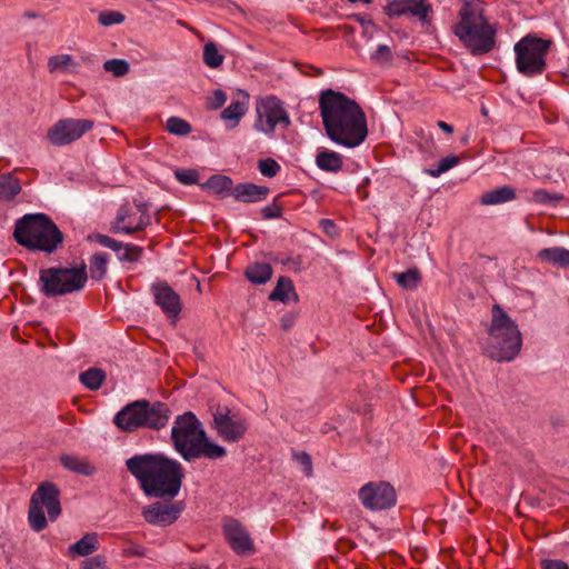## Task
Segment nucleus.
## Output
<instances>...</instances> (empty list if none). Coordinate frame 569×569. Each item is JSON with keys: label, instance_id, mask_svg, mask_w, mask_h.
<instances>
[{"label": "nucleus", "instance_id": "obj_1", "mask_svg": "<svg viewBox=\"0 0 569 569\" xmlns=\"http://www.w3.org/2000/svg\"><path fill=\"white\" fill-rule=\"evenodd\" d=\"M319 109L331 141L346 148H356L366 140L367 119L356 101L341 92L328 89L319 97Z\"/></svg>", "mask_w": 569, "mask_h": 569}, {"label": "nucleus", "instance_id": "obj_2", "mask_svg": "<svg viewBox=\"0 0 569 569\" xmlns=\"http://www.w3.org/2000/svg\"><path fill=\"white\" fill-rule=\"evenodd\" d=\"M126 467L148 497L173 499L180 492L184 473L176 459L163 453L134 455Z\"/></svg>", "mask_w": 569, "mask_h": 569}, {"label": "nucleus", "instance_id": "obj_3", "mask_svg": "<svg viewBox=\"0 0 569 569\" xmlns=\"http://www.w3.org/2000/svg\"><path fill=\"white\" fill-rule=\"evenodd\" d=\"M170 437L174 450L188 462L200 458L217 460L227 455L224 447L207 437L202 423L191 411L174 419Z\"/></svg>", "mask_w": 569, "mask_h": 569}, {"label": "nucleus", "instance_id": "obj_4", "mask_svg": "<svg viewBox=\"0 0 569 569\" xmlns=\"http://www.w3.org/2000/svg\"><path fill=\"white\" fill-rule=\"evenodd\" d=\"M452 30L472 54L487 53L495 47L496 29L485 18L483 4L479 0L462 4Z\"/></svg>", "mask_w": 569, "mask_h": 569}, {"label": "nucleus", "instance_id": "obj_5", "mask_svg": "<svg viewBox=\"0 0 569 569\" xmlns=\"http://www.w3.org/2000/svg\"><path fill=\"white\" fill-rule=\"evenodd\" d=\"M522 336L518 325L499 305L491 309V322L483 351L490 358L502 362L512 361L520 352Z\"/></svg>", "mask_w": 569, "mask_h": 569}, {"label": "nucleus", "instance_id": "obj_6", "mask_svg": "<svg viewBox=\"0 0 569 569\" xmlns=\"http://www.w3.org/2000/svg\"><path fill=\"white\" fill-rule=\"evenodd\" d=\"M16 241L31 250L53 252L62 242L58 227L43 213L24 214L16 223Z\"/></svg>", "mask_w": 569, "mask_h": 569}, {"label": "nucleus", "instance_id": "obj_7", "mask_svg": "<svg viewBox=\"0 0 569 569\" xmlns=\"http://www.w3.org/2000/svg\"><path fill=\"white\" fill-rule=\"evenodd\" d=\"M170 417V409L162 402L136 400L116 413L113 423L126 432H132L140 428L159 430L168 425Z\"/></svg>", "mask_w": 569, "mask_h": 569}, {"label": "nucleus", "instance_id": "obj_8", "mask_svg": "<svg viewBox=\"0 0 569 569\" xmlns=\"http://www.w3.org/2000/svg\"><path fill=\"white\" fill-rule=\"evenodd\" d=\"M88 279L86 267H50L39 272L38 287L46 297L64 296L81 290Z\"/></svg>", "mask_w": 569, "mask_h": 569}, {"label": "nucleus", "instance_id": "obj_9", "mask_svg": "<svg viewBox=\"0 0 569 569\" xmlns=\"http://www.w3.org/2000/svg\"><path fill=\"white\" fill-rule=\"evenodd\" d=\"M551 46L550 40L527 34L513 46L516 68L525 77L540 76L547 68V54Z\"/></svg>", "mask_w": 569, "mask_h": 569}, {"label": "nucleus", "instance_id": "obj_10", "mask_svg": "<svg viewBox=\"0 0 569 569\" xmlns=\"http://www.w3.org/2000/svg\"><path fill=\"white\" fill-rule=\"evenodd\" d=\"M43 508L47 509L51 521L61 513L60 490L53 482H42L32 493L28 518L34 531H41L47 526Z\"/></svg>", "mask_w": 569, "mask_h": 569}, {"label": "nucleus", "instance_id": "obj_11", "mask_svg": "<svg viewBox=\"0 0 569 569\" xmlns=\"http://www.w3.org/2000/svg\"><path fill=\"white\" fill-rule=\"evenodd\" d=\"M257 120L254 129L264 134H272L277 128L287 129L291 121L283 103L273 96L260 99L256 106Z\"/></svg>", "mask_w": 569, "mask_h": 569}, {"label": "nucleus", "instance_id": "obj_12", "mask_svg": "<svg viewBox=\"0 0 569 569\" xmlns=\"http://www.w3.org/2000/svg\"><path fill=\"white\" fill-rule=\"evenodd\" d=\"M361 505L370 511L392 508L397 502L395 488L387 481H369L358 491Z\"/></svg>", "mask_w": 569, "mask_h": 569}, {"label": "nucleus", "instance_id": "obj_13", "mask_svg": "<svg viewBox=\"0 0 569 569\" xmlns=\"http://www.w3.org/2000/svg\"><path fill=\"white\" fill-rule=\"evenodd\" d=\"M92 128V120L66 118L49 128L47 139L54 147H63L80 139Z\"/></svg>", "mask_w": 569, "mask_h": 569}, {"label": "nucleus", "instance_id": "obj_14", "mask_svg": "<svg viewBox=\"0 0 569 569\" xmlns=\"http://www.w3.org/2000/svg\"><path fill=\"white\" fill-rule=\"evenodd\" d=\"M213 428L217 433L227 442H237L246 433L248 422L244 418L231 415L227 407L220 408L212 413Z\"/></svg>", "mask_w": 569, "mask_h": 569}, {"label": "nucleus", "instance_id": "obj_15", "mask_svg": "<svg viewBox=\"0 0 569 569\" xmlns=\"http://www.w3.org/2000/svg\"><path fill=\"white\" fill-rule=\"evenodd\" d=\"M149 223L150 217L140 206L137 210H133L128 206H122L118 210V213L111 223V228L116 233L130 234L144 229Z\"/></svg>", "mask_w": 569, "mask_h": 569}, {"label": "nucleus", "instance_id": "obj_16", "mask_svg": "<svg viewBox=\"0 0 569 569\" xmlns=\"http://www.w3.org/2000/svg\"><path fill=\"white\" fill-rule=\"evenodd\" d=\"M183 511V503L181 501L173 503L153 502L142 508L143 519L158 527H166L173 523L181 512Z\"/></svg>", "mask_w": 569, "mask_h": 569}, {"label": "nucleus", "instance_id": "obj_17", "mask_svg": "<svg viewBox=\"0 0 569 569\" xmlns=\"http://www.w3.org/2000/svg\"><path fill=\"white\" fill-rule=\"evenodd\" d=\"M151 292L156 305L167 318L176 320L182 309L180 296L164 281L154 282Z\"/></svg>", "mask_w": 569, "mask_h": 569}, {"label": "nucleus", "instance_id": "obj_18", "mask_svg": "<svg viewBox=\"0 0 569 569\" xmlns=\"http://www.w3.org/2000/svg\"><path fill=\"white\" fill-rule=\"evenodd\" d=\"M223 533L231 549L237 555H246L254 550L253 541L244 527L234 519H226Z\"/></svg>", "mask_w": 569, "mask_h": 569}, {"label": "nucleus", "instance_id": "obj_19", "mask_svg": "<svg viewBox=\"0 0 569 569\" xmlns=\"http://www.w3.org/2000/svg\"><path fill=\"white\" fill-rule=\"evenodd\" d=\"M270 193V189L264 186H258L251 182L238 183L232 189V197L246 203H254L263 201L268 194Z\"/></svg>", "mask_w": 569, "mask_h": 569}, {"label": "nucleus", "instance_id": "obj_20", "mask_svg": "<svg viewBox=\"0 0 569 569\" xmlns=\"http://www.w3.org/2000/svg\"><path fill=\"white\" fill-rule=\"evenodd\" d=\"M241 99L232 101L222 112L221 118L228 122V128H234L248 110L249 96L244 91H239Z\"/></svg>", "mask_w": 569, "mask_h": 569}, {"label": "nucleus", "instance_id": "obj_21", "mask_svg": "<svg viewBox=\"0 0 569 569\" xmlns=\"http://www.w3.org/2000/svg\"><path fill=\"white\" fill-rule=\"evenodd\" d=\"M60 463L67 470L81 475L92 476L96 472V467L91 465L86 458L76 455H62L60 457Z\"/></svg>", "mask_w": 569, "mask_h": 569}, {"label": "nucleus", "instance_id": "obj_22", "mask_svg": "<svg viewBox=\"0 0 569 569\" xmlns=\"http://www.w3.org/2000/svg\"><path fill=\"white\" fill-rule=\"evenodd\" d=\"M516 199L515 189L510 186H503L485 192L480 198V203L485 206L501 204Z\"/></svg>", "mask_w": 569, "mask_h": 569}, {"label": "nucleus", "instance_id": "obj_23", "mask_svg": "<svg viewBox=\"0 0 569 569\" xmlns=\"http://www.w3.org/2000/svg\"><path fill=\"white\" fill-rule=\"evenodd\" d=\"M98 548V535L96 532H89L69 547V555L71 557H86L93 553Z\"/></svg>", "mask_w": 569, "mask_h": 569}, {"label": "nucleus", "instance_id": "obj_24", "mask_svg": "<svg viewBox=\"0 0 569 569\" xmlns=\"http://www.w3.org/2000/svg\"><path fill=\"white\" fill-rule=\"evenodd\" d=\"M317 166L328 172H337L342 167L341 156L331 150H321L316 157Z\"/></svg>", "mask_w": 569, "mask_h": 569}, {"label": "nucleus", "instance_id": "obj_25", "mask_svg": "<svg viewBox=\"0 0 569 569\" xmlns=\"http://www.w3.org/2000/svg\"><path fill=\"white\" fill-rule=\"evenodd\" d=\"M203 187L222 197L232 196V189L234 188L232 179L223 174L211 176Z\"/></svg>", "mask_w": 569, "mask_h": 569}, {"label": "nucleus", "instance_id": "obj_26", "mask_svg": "<svg viewBox=\"0 0 569 569\" xmlns=\"http://www.w3.org/2000/svg\"><path fill=\"white\" fill-rule=\"evenodd\" d=\"M244 276L254 284H263L271 278L272 268L268 263L257 262L246 269Z\"/></svg>", "mask_w": 569, "mask_h": 569}, {"label": "nucleus", "instance_id": "obj_27", "mask_svg": "<svg viewBox=\"0 0 569 569\" xmlns=\"http://www.w3.org/2000/svg\"><path fill=\"white\" fill-rule=\"evenodd\" d=\"M109 254L106 252H97L89 260L90 277L100 281L107 273V264Z\"/></svg>", "mask_w": 569, "mask_h": 569}, {"label": "nucleus", "instance_id": "obj_28", "mask_svg": "<svg viewBox=\"0 0 569 569\" xmlns=\"http://www.w3.org/2000/svg\"><path fill=\"white\" fill-rule=\"evenodd\" d=\"M106 379L104 372L99 368H90L80 373V382L90 390H97Z\"/></svg>", "mask_w": 569, "mask_h": 569}, {"label": "nucleus", "instance_id": "obj_29", "mask_svg": "<svg viewBox=\"0 0 569 569\" xmlns=\"http://www.w3.org/2000/svg\"><path fill=\"white\" fill-rule=\"evenodd\" d=\"M21 191L20 182L17 178L7 174L0 178V198L4 200L13 199Z\"/></svg>", "mask_w": 569, "mask_h": 569}, {"label": "nucleus", "instance_id": "obj_30", "mask_svg": "<svg viewBox=\"0 0 569 569\" xmlns=\"http://www.w3.org/2000/svg\"><path fill=\"white\" fill-rule=\"evenodd\" d=\"M293 283L288 277H280L278 279L277 286L269 295V299L272 301H282L286 302L289 298V293L293 292Z\"/></svg>", "mask_w": 569, "mask_h": 569}, {"label": "nucleus", "instance_id": "obj_31", "mask_svg": "<svg viewBox=\"0 0 569 569\" xmlns=\"http://www.w3.org/2000/svg\"><path fill=\"white\" fill-rule=\"evenodd\" d=\"M393 278L401 288L407 290L417 288L420 282V273L417 269H409L406 272L395 273Z\"/></svg>", "mask_w": 569, "mask_h": 569}, {"label": "nucleus", "instance_id": "obj_32", "mask_svg": "<svg viewBox=\"0 0 569 569\" xmlns=\"http://www.w3.org/2000/svg\"><path fill=\"white\" fill-rule=\"evenodd\" d=\"M430 6L426 0H407V13L417 17L422 23L429 22Z\"/></svg>", "mask_w": 569, "mask_h": 569}, {"label": "nucleus", "instance_id": "obj_33", "mask_svg": "<svg viewBox=\"0 0 569 569\" xmlns=\"http://www.w3.org/2000/svg\"><path fill=\"white\" fill-rule=\"evenodd\" d=\"M142 253V249L132 243H120V247L116 250L118 259L122 262L137 261Z\"/></svg>", "mask_w": 569, "mask_h": 569}, {"label": "nucleus", "instance_id": "obj_34", "mask_svg": "<svg viewBox=\"0 0 569 569\" xmlns=\"http://www.w3.org/2000/svg\"><path fill=\"white\" fill-rule=\"evenodd\" d=\"M563 248L565 247L545 248L538 252L537 257L543 262L561 268Z\"/></svg>", "mask_w": 569, "mask_h": 569}, {"label": "nucleus", "instance_id": "obj_35", "mask_svg": "<svg viewBox=\"0 0 569 569\" xmlns=\"http://www.w3.org/2000/svg\"><path fill=\"white\" fill-rule=\"evenodd\" d=\"M203 61L210 68H218L223 62V56L213 42H208L203 48Z\"/></svg>", "mask_w": 569, "mask_h": 569}, {"label": "nucleus", "instance_id": "obj_36", "mask_svg": "<svg viewBox=\"0 0 569 569\" xmlns=\"http://www.w3.org/2000/svg\"><path fill=\"white\" fill-rule=\"evenodd\" d=\"M563 199V196L558 192H549L546 189H538L533 191L531 200L538 204H556Z\"/></svg>", "mask_w": 569, "mask_h": 569}, {"label": "nucleus", "instance_id": "obj_37", "mask_svg": "<svg viewBox=\"0 0 569 569\" xmlns=\"http://www.w3.org/2000/svg\"><path fill=\"white\" fill-rule=\"evenodd\" d=\"M458 163H459V158L458 157H456V156H448V157L442 158L439 161V163H438V166L436 168L426 169L425 172L427 174H429L430 177L438 178L439 176H441L442 173L447 172L448 170H450L451 168H453Z\"/></svg>", "mask_w": 569, "mask_h": 569}, {"label": "nucleus", "instance_id": "obj_38", "mask_svg": "<svg viewBox=\"0 0 569 569\" xmlns=\"http://www.w3.org/2000/svg\"><path fill=\"white\" fill-rule=\"evenodd\" d=\"M167 130L177 136H187L191 131V126L183 119L171 117L167 120Z\"/></svg>", "mask_w": 569, "mask_h": 569}, {"label": "nucleus", "instance_id": "obj_39", "mask_svg": "<svg viewBox=\"0 0 569 569\" xmlns=\"http://www.w3.org/2000/svg\"><path fill=\"white\" fill-rule=\"evenodd\" d=\"M370 60L380 66L390 64L392 61V52L387 44H379L377 49L370 54Z\"/></svg>", "mask_w": 569, "mask_h": 569}, {"label": "nucleus", "instance_id": "obj_40", "mask_svg": "<svg viewBox=\"0 0 569 569\" xmlns=\"http://www.w3.org/2000/svg\"><path fill=\"white\" fill-rule=\"evenodd\" d=\"M103 69L114 77H122L129 71V63L122 59H110L103 63Z\"/></svg>", "mask_w": 569, "mask_h": 569}, {"label": "nucleus", "instance_id": "obj_41", "mask_svg": "<svg viewBox=\"0 0 569 569\" xmlns=\"http://www.w3.org/2000/svg\"><path fill=\"white\" fill-rule=\"evenodd\" d=\"M71 64H73V60L70 54L52 56L48 60V68L50 72L64 70L67 67Z\"/></svg>", "mask_w": 569, "mask_h": 569}, {"label": "nucleus", "instance_id": "obj_42", "mask_svg": "<svg viewBox=\"0 0 569 569\" xmlns=\"http://www.w3.org/2000/svg\"><path fill=\"white\" fill-rule=\"evenodd\" d=\"M124 16L119 11H102L99 13L98 21L104 27H110L123 22Z\"/></svg>", "mask_w": 569, "mask_h": 569}, {"label": "nucleus", "instance_id": "obj_43", "mask_svg": "<svg viewBox=\"0 0 569 569\" xmlns=\"http://www.w3.org/2000/svg\"><path fill=\"white\" fill-rule=\"evenodd\" d=\"M292 457H293L295 461L297 462V465L301 468L302 472L307 477H311L312 476L311 457L305 451L293 452Z\"/></svg>", "mask_w": 569, "mask_h": 569}, {"label": "nucleus", "instance_id": "obj_44", "mask_svg": "<svg viewBox=\"0 0 569 569\" xmlns=\"http://www.w3.org/2000/svg\"><path fill=\"white\" fill-rule=\"evenodd\" d=\"M258 169L262 176L272 178L279 172L280 166L276 160L268 158L259 161Z\"/></svg>", "mask_w": 569, "mask_h": 569}, {"label": "nucleus", "instance_id": "obj_45", "mask_svg": "<svg viewBox=\"0 0 569 569\" xmlns=\"http://www.w3.org/2000/svg\"><path fill=\"white\" fill-rule=\"evenodd\" d=\"M198 172L193 169H178L174 172L176 179L186 186H191L198 181Z\"/></svg>", "mask_w": 569, "mask_h": 569}, {"label": "nucleus", "instance_id": "obj_46", "mask_svg": "<svg viewBox=\"0 0 569 569\" xmlns=\"http://www.w3.org/2000/svg\"><path fill=\"white\" fill-rule=\"evenodd\" d=\"M390 18L400 17L407 13V0H392L386 8Z\"/></svg>", "mask_w": 569, "mask_h": 569}, {"label": "nucleus", "instance_id": "obj_47", "mask_svg": "<svg viewBox=\"0 0 569 569\" xmlns=\"http://www.w3.org/2000/svg\"><path fill=\"white\" fill-rule=\"evenodd\" d=\"M282 214V206L276 201L267 204L261 209V216L263 219H277Z\"/></svg>", "mask_w": 569, "mask_h": 569}, {"label": "nucleus", "instance_id": "obj_48", "mask_svg": "<svg viewBox=\"0 0 569 569\" xmlns=\"http://www.w3.org/2000/svg\"><path fill=\"white\" fill-rule=\"evenodd\" d=\"M96 241L106 248H109L116 252V250L120 247L121 241L110 238L109 236L98 233L94 237Z\"/></svg>", "mask_w": 569, "mask_h": 569}, {"label": "nucleus", "instance_id": "obj_49", "mask_svg": "<svg viewBox=\"0 0 569 569\" xmlns=\"http://www.w3.org/2000/svg\"><path fill=\"white\" fill-rule=\"evenodd\" d=\"M226 101H227L226 93L222 90L217 89L213 91V94L211 97L210 107L212 109H219L226 103Z\"/></svg>", "mask_w": 569, "mask_h": 569}, {"label": "nucleus", "instance_id": "obj_50", "mask_svg": "<svg viewBox=\"0 0 569 569\" xmlns=\"http://www.w3.org/2000/svg\"><path fill=\"white\" fill-rule=\"evenodd\" d=\"M540 567L541 569H569L567 562L558 559H543Z\"/></svg>", "mask_w": 569, "mask_h": 569}, {"label": "nucleus", "instance_id": "obj_51", "mask_svg": "<svg viewBox=\"0 0 569 569\" xmlns=\"http://www.w3.org/2000/svg\"><path fill=\"white\" fill-rule=\"evenodd\" d=\"M106 563V559L102 556H96L88 559L82 569H101Z\"/></svg>", "mask_w": 569, "mask_h": 569}, {"label": "nucleus", "instance_id": "obj_52", "mask_svg": "<svg viewBox=\"0 0 569 569\" xmlns=\"http://www.w3.org/2000/svg\"><path fill=\"white\" fill-rule=\"evenodd\" d=\"M126 555L127 556H138V557H141L144 555V550L141 546H133L129 549H127L126 551Z\"/></svg>", "mask_w": 569, "mask_h": 569}, {"label": "nucleus", "instance_id": "obj_53", "mask_svg": "<svg viewBox=\"0 0 569 569\" xmlns=\"http://www.w3.org/2000/svg\"><path fill=\"white\" fill-rule=\"evenodd\" d=\"M438 127L445 131L446 133H452L453 132V128L451 124L445 122V121H438Z\"/></svg>", "mask_w": 569, "mask_h": 569}, {"label": "nucleus", "instance_id": "obj_54", "mask_svg": "<svg viewBox=\"0 0 569 569\" xmlns=\"http://www.w3.org/2000/svg\"><path fill=\"white\" fill-rule=\"evenodd\" d=\"M561 268H569V249L563 248Z\"/></svg>", "mask_w": 569, "mask_h": 569}, {"label": "nucleus", "instance_id": "obj_55", "mask_svg": "<svg viewBox=\"0 0 569 569\" xmlns=\"http://www.w3.org/2000/svg\"><path fill=\"white\" fill-rule=\"evenodd\" d=\"M321 224H322V227L325 228V230H326L327 232H329V228H333V223H332V221H331V220H328V219H323V220L321 221Z\"/></svg>", "mask_w": 569, "mask_h": 569}]
</instances>
